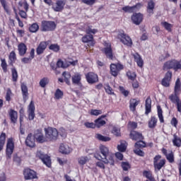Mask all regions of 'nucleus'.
Returning <instances> with one entry per match:
<instances>
[{
    "label": "nucleus",
    "instance_id": "obj_1",
    "mask_svg": "<svg viewBox=\"0 0 181 181\" xmlns=\"http://www.w3.org/2000/svg\"><path fill=\"white\" fill-rule=\"evenodd\" d=\"M100 153H95L94 154V158L98 159V160H102L103 163L106 165H111L114 166V153L110 151V148L108 147L102 145L99 147Z\"/></svg>",
    "mask_w": 181,
    "mask_h": 181
},
{
    "label": "nucleus",
    "instance_id": "obj_2",
    "mask_svg": "<svg viewBox=\"0 0 181 181\" xmlns=\"http://www.w3.org/2000/svg\"><path fill=\"white\" fill-rule=\"evenodd\" d=\"M47 141H56L59 136V132L56 128L48 127L45 129Z\"/></svg>",
    "mask_w": 181,
    "mask_h": 181
},
{
    "label": "nucleus",
    "instance_id": "obj_3",
    "mask_svg": "<svg viewBox=\"0 0 181 181\" xmlns=\"http://www.w3.org/2000/svg\"><path fill=\"white\" fill-rule=\"evenodd\" d=\"M15 149V144L12 139H8L6 148V158L7 160L12 158V153H13V150Z\"/></svg>",
    "mask_w": 181,
    "mask_h": 181
},
{
    "label": "nucleus",
    "instance_id": "obj_4",
    "mask_svg": "<svg viewBox=\"0 0 181 181\" xmlns=\"http://www.w3.org/2000/svg\"><path fill=\"white\" fill-rule=\"evenodd\" d=\"M36 156L40 158L42 162L45 165L47 168H51L52 166V160L50 159V156L45 154L42 151H38L37 152Z\"/></svg>",
    "mask_w": 181,
    "mask_h": 181
},
{
    "label": "nucleus",
    "instance_id": "obj_5",
    "mask_svg": "<svg viewBox=\"0 0 181 181\" xmlns=\"http://www.w3.org/2000/svg\"><path fill=\"white\" fill-rule=\"evenodd\" d=\"M162 156H160V155H157L153 158V165L156 171L160 170V169H162V168H163V166H165V164L166 163V160H160Z\"/></svg>",
    "mask_w": 181,
    "mask_h": 181
},
{
    "label": "nucleus",
    "instance_id": "obj_6",
    "mask_svg": "<svg viewBox=\"0 0 181 181\" xmlns=\"http://www.w3.org/2000/svg\"><path fill=\"white\" fill-rule=\"evenodd\" d=\"M117 38L119 39L120 42H122L123 45H125L129 47H131L132 46V40L131 39V37H129V36L127 35L126 34L120 33L117 35Z\"/></svg>",
    "mask_w": 181,
    "mask_h": 181
},
{
    "label": "nucleus",
    "instance_id": "obj_7",
    "mask_svg": "<svg viewBox=\"0 0 181 181\" xmlns=\"http://www.w3.org/2000/svg\"><path fill=\"white\" fill-rule=\"evenodd\" d=\"M42 29L43 32H49L56 29V23L53 21H42Z\"/></svg>",
    "mask_w": 181,
    "mask_h": 181
},
{
    "label": "nucleus",
    "instance_id": "obj_8",
    "mask_svg": "<svg viewBox=\"0 0 181 181\" xmlns=\"http://www.w3.org/2000/svg\"><path fill=\"white\" fill-rule=\"evenodd\" d=\"M124 69V65L121 64H112L110 65V74L114 77H117L119 74V71Z\"/></svg>",
    "mask_w": 181,
    "mask_h": 181
},
{
    "label": "nucleus",
    "instance_id": "obj_9",
    "mask_svg": "<svg viewBox=\"0 0 181 181\" xmlns=\"http://www.w3.org/2000/svg\"><path fill=\"white\" fill-rule=\"evenodd\" d=\"M24 178L25 180H32L33 179H37V175L35 170L30 168H26L23 171Z\"/></svg>",
    "mask_w": 181,
    "mask_h": 181
},
{
    "label": "nucleus",
    "instance_id": "obj_10",
    "mask_svg": "<svg viewBox=\"0 0 181 181\" xmlns=\"http://www.w3.org/2000/svg\"><path fill=\"white\" fill-rule=\"evenodd\" d=\"M66 6V0H57L56 3L52 4V9L54 12H62Z\"/></svg>",
    "mask_w": 181,
    "mask_h": 181
},
{
    "label": "nucleus",
    "instance_id": "obj_11",
    "mask_svg": "<svg viewBox=\"0 0 181 181\" xmlns=\"http://www.w3.org/2000/svg\"><path fill=\"white\" fill-rule=\"evenodd\" d=\"M34 138L38 144H44V142H47V138L43 134L42 130H37L35 132Z\"/></svg>",
    "mask_w": 181,
    "mask_h": 181
},
{
    "label": "nucleus",
    "instance_id": "obj_12",
    "mask_svg": "<svg viewBox=\"0 0 181 181\" xmlns=\"http://www.w3.org/2000/svg\"><path fill=\"white\" fill-rule=\"evenodd\" d=\"M171 80H172V71H168L161 81L162 86H163V87H169L170 86Z\"/></svg>",
    "mask_w": 181,
    "mask_h": 181
},
{
    "label": "nucleus",
    "instance_id": "obj_13",
    "mask_svg": "<svg viewBox=\"0 0 181 181\" xmlns=\"http://www.w3.org/2000/svg\"><path fill=\"white\" fill-rule=\"evenodd\" d=\"M132 21L134 25H141L144 21V15L141 13H135L132 16Z\"/></svg>",
    "mask_w": 181,
    "mask_h": 181
},
{
    "label": "nucleus",
    "instance_id": "obj_14",
    "mask_svg": "<svg viewBox=\"0 0 181 181\" xmlns=\"http://www.w3.org/2000/svg\"><path fill=\"white\" fill-rule=\"evenodd\" d=\"M78 61H66L64 62L62 60H59L57 63V66L58 67H62V69H66V67H69V66H76L77 64Z\"/></svg>",
    "mask_w": 181,
    "mask_h": 181
},
{
    "label": "nucleus",
    "instance_id": "obj_15",
    "mask_svg": "<svg viewBox=\"0 0 181 181\" xmlns=\"http://www.w3.org/2000/svg\"><path fill=\"white\" fill-rule=\"evenodd\" d=\"M141 6L142 5L141 4H137L136 6H126L123 7L122 9V11H124V12L132 13L134 12H136L137 11H139Z\"/></svg>",
    "mask_w": 181,
    "mask_h": 181
},
{
    "label": "nucleus",
    "instance_id": "obj_16",
    "mask_svg": "<svg viewBox=\"0 0 181 181\" xmlns=\"http://www.w3.org/2000/svg\"><path fill=\"white\" fill-rule=\"evenodd\" d=\"M86 79L89 84H94V83L98 81V76L93 72H90L86 74Z\"/></svg>",
    "mask_w": 181,
    "mask_h": 181
},
{
    "label": "nucleus",
    "instance_id": "obj_17",
    "mask_svg": "<svg viewBox=\"0 0 181 181\" xmlns=\"http://www.w3.org/2000/svg\"><path fill=\"white\" fill-rule=\"evenodd\" d=\"M28 118L30 121L35 119V104L31 101L28 109Z\"/></svg>",
    "mask_w": 181,
    "mask_h": 181
},
{
    "label": "nucleus",
    "instance_id": "obj_18",
    "mask_svg": "<svg viewBox=\"0 0 181 181\" xmlns=\"http://www.w3.org/2000/svg\"><path fill=\"white\" fill-rule=\"evenodd\" d=\"M162 152L165 155L167 160L170 163H173L175 162V156L173 155V152L172 151H168L165 148L162 149Z\"/></svg>",
    "mask_w": 181,
    "mask_h": 181
},
{
    "label": "nucleus",
    "instance_id": "obj_19",
    "mask_svg": "<svg viewBox=\"0 0 181 181\" xmlns=\"http://www.w3.org/2000/svg\"><path fill=\"white\" fill-rule=\"evenodd\" d=\"M130 138L133 141H142L144 139L142 134L135 131L130 133Z\"/></svg>",
    "mask_w": 181,
    "mask_h": 181
},
{
    "label": "nucleus",
    "instance_id": "obj_20",
    "mask_svg": "<svg viewBox=\"0 0 181 181\" xmlns=\"http://www.w3.org/2000/svg\"><path fill=\"white\" fill-rule=\"evenodd\" d=\"M35 136H32V134H28L25 139V144L27 146H29L30 148H34L35 145Z\"/></svg>",
    "mask_w": 181,
    "mask_h": 181
},
{
    "label": "nucleus",
    "instance_id": "obj_21",
    "mask_svg": "<svg viewBox=\"0 0 181 181\" xmlns=\"http://www.w3.org/2000/svg\"><path fill=\"white\" fill-rule=\"evenodd\" d=\"M46 47H47V42H41L36 49L37 54H42L45 50H46Z\"/></svg>",
    "mask_w": 181,
    "mask_h": 181
},
{
    "label": "nucleus",
    "instance_id": "obj_22",
    "mask_svg": "<svg viewBox=\"0 0 181 181\" xmlns=\"http://www.w3.org/2000/svg\"><path fill=\"white\" fill-rule=\"evenodd\" d=\"M71 151H73V149H71L67 144H61L59 146V152H61V153L69 155Z\"/></svg>",
    "mask_w": 181,
    "mask_h": 181
},
{
    "label": "nucleus",
    "instance_id": "obj_23",
    "mask_svg": "<svg viewBox=\"0 0 181 181\" xmlns=\"http://www.w3.org/2000/svg\"><path fill=\"white\" fill-rule=\"evenodd\" d=\"M18 54L20 56H25L26 54V52L28 51V47L25 43L21 42L18 45Z\"/></svg>",
    "mask_w": 181,
    "mask_h": 181
},
{
    "label": "nucleus",
    "instance_id": "obj_24",
    "mask_svg": "<svg viewBox=\"0 0 181 181\" xmlns=\"http://www.w3.org/2000/svg\"><path fill=\"white\" fill-rule=\"evenodd\" d=\"M107 47L104 49L105 54L108 59H112V49H111V44L105 42Z\"/></svg>",
    "mask_w": 181,
    "mask_h": 181
},
{
    "label": "nucleus",
    "instance_id": "obj_25",
    "mask_svg": "<svg viewBox=\"0 0 181 181\" xmlns=\"http://www.w3.org/2000/svg\"><path fill=\"white\" fill-rule=\"evenodd\" d=\"M140 101L136 99H131L129 103V108L130 110L132 111V112H135V110H136V106L138 104H139Z\"/></svg>",
    "mask_w": 181,
    "mask_h": 181
},
{
    "label": "nucleus",
    "instance_id": "obj_26",
    "mask_svg": "<svg viewBox=\"0 0 181 181\" xmlns=\"http://www.w3.org/2000/svg\"><path fill=\"white\" fill-rule=\"evenodd\" d=\"M133 57L139 67H142L144 66V60L142 59V57H141V55L138 53H135L133 54Z\"/></svg>",
    "mask_w": 181,
    "mask_h": 181
},
{
    "label": "nucleus",
    "instance_id": "obj_27",
    "mask_svg": "<svg viewBox=\"0 0 181 181\" xmlns=\"http://www.w3.org/2000/svg\"><path fill=\"white\" fill-rule=\"evenodd\" d=\"M157 124L158 119L155 117V116H152L148 121V128H151V129H153L156 127Z\"/></svg>",
    "mask_w": 181,
    "mask_h": 181
},
{
    "label": "nucleus",
    "instance_id": "obj_28",
    "mask_svg": "<svg viewBox=\"0 0 181 181\" xmlns=\"http://www.w3.org/2000/svg\"><path fill=\"white\" fill-rule=\"evenodd\" d=\"M9 115L11 122H13V124H16V122L18 121V112L11 110L9 112Z\"/></svg>",
    "mask_w": 181,
    "mask_h": 181
},
{
    "label": "nucleus",
    "instance_id": "obj_29",
    "mask_svg": "<svg viewBox=\"0 0 181 181\" xmlns=\"http://www.w3.org/2000/svg\"><path fill=\"white\" fill-rule=\"evenodd\" d=\"M173 144L174 146H177V148L181 147V138L177 136L176 134H173Z\"/></svg>",
    "mask_w": 181,
    "mask_h": 181
},
{
    "label": "nucleus",
    "instance_id": "obj_30",
    "mask_svg": "<svg viewBox=\"0 0 181 181\" xmlns=\"http://www.w3.org/2000/svg\"><path fill=\"white\" fill-rule=\"evenodd\" d=\"M90 161V158L88 156H81L78 158V163L81 166H83Z\"/></svg>",
    "mask_w": 181,
    "mask_h": 181
},
{
    "label": "nucleus",
    "instance_id": "obj_31",
    "mask_svg": "<svg viewBox=\"0 0 181 181\" xmlns=\"http://www.w3.org/2000/svg\"><path fill=\"white\" fill-rule=\"evenodd\" d=\"M152 104V100H151V98H148L146 100V115H148V114H149V112H151V108L152 107L151 105Z\"/></svg>",
    "mask_w": 181,
    "mask_h": 181
},
{
    "label": "nucleus",
    "instance_id": "obj_32",
    "mask_svg": "<svg viewBox=\"0 0 181 181\" xmlns=\"http://www.w3.org/2000/svg\"><path fill=\"white\" fill-rule=\"evenodd\" d=\"M6 140V134L5 133H1L0 135V151H2V149H4Z\"/></svg>",
    "mask_w": 181,
    "mask_h": 181
},
{
    "label": "nucleus",
    "instance_id": "obj_33",
    "mask_svg": "<svg viewBox=\"0 0 181 181\" xmlns=\"http://www.w3.org/2000/svg\"><path fill=\"white\" fill-rule=\"evenodd\" d=\"M103 125H105V122L103 119V117L95 120V127L96 128H101Z\"/></svg>",
    "mask_w": 181,
    "mask_h": 181
},
{
    "label": "nucleus",
    "instance_id": "obj_34",
    "mask_svg": "<svg viewBox=\"0 0 181 181\" xmlns=\"http://www.w3.org/2000/svg\"><path fill=\"white\" fill-rule=\"evenodd\" d=\"M153 9H155V3L152 1L148 3L147 12L149 15H153Z\"/></svg>",
    "mask_w": 181,
    "mask_h": 181
},
{
    "label": "nucleus",
    "instance_id": "obj_35",
    "mask_svg": "<svg viewBox=\"0 0 181 181\" xmlns=\"http://www.w3.org/2000/svg\"><path fill=\"white\" fill-rule=\"evenodd\" d=\"M95 138L98 139L99 141H102L103 142H108L111 141V138L109 136H103L100 134H97L95 135Z\"/></svg>",
    "mask_w": 181,
    "mask_h": 181
},
{
    "label": "nucleus",
    "instance_id": "obj_36",
    "mask_svg": "<svg viewBox=\"0 0 181 181\" xmlns=\"http://www.w3.org/2000/svg\"><path fill=\"white\" fill-rule=\"evenodd\" d=\"M21 91L23 93V98L26 101L28 100V86L24 83L21 84Z\"/></svg>",
    "mask_w": 181,
    "mask_h": 181
},
{
    "label": "nucleus",
    "instance_id": "obj_37",
    "mask_svg": "<svg viewBox=\"0 0 181 181\" xmlns=\"http://www.w3.org/2000/svg\"><path fill=\"white\" fill-rule=\"evenodd\" d=\"M112 134H113L115 136H121V129L118 127H113L112 129Z\"/></svg>",
    "mask_w": 181,
    "mask_h": 181
},
{
    "label": "nucleus",
    "instance_id": "obj_38",
    "mask_svg": "<svg viewBox=\"0 0 181 181\" xmlns=\"http://www.w3.org/2000/svg\"><path fill=\"white\" fill-rule=\"evenodd\" d=\"M40 86L42 88H45L47 84H49V78L47 77H44L40 81Z\"/></svg>",
    "mask_w": 181,
    "mask_h": 181
},
{
    "label": "nucleus",
    "instance_id": "obj_39",
    "mask_svg": "<svg viewBox=\"0 0 181 181\" xmlns=\"http://www.w3.org/2000/svg\"><path fill=\"white\" fill-rule=\"evenodd\" d=\"M157 110H158V117L159 118L160 122L161 123L165 122V120L163 119V112L162 111V108H160V106H158Z\"/></svg>",
    "mask_w": 181,
    "mask_h": 181
},
{
    "label": "nucleus",
    "instance_id": "obj_40",
    "mask_svg": "<svg viewBox=\"0 0 181 181\" xmlns=\"http://www.w3.org/2000/svg\"><path fill=\"white\" fill-rule=\"evenodd\" d=\"M178 94L175 93V95H171L170 96V100L172 103H177V104H180L179 97H177Z\"/></svg>",
    "mask_w": 181,
    "mask_h": 181
},
{
    "label": "nucleus",
    "instance_id": "obj_41",
    "mask_svg": "<svg viewBox=\"0 0 181 181\" xmlns=\"http://www.w3.org/2000/svg\"><path fill=\"white\" fill-rule=\"evenodd\" d=\"M180 79L177 78L175 85V94H179L180 93Z\"/></svg>",
    "mask_w": 181,
    "mask_h": 181
},
{
    "label": "nucleus",
    "instance_id": "obj_42",
    "mask_svg": "<svg viewBox=\"0 0 181 181\" xmlns=\"http://www.w3.org/2000/svg\"><path fill=\"white\" fill-rule=\"evenodd\" d=\"M117 149L119 152H125V151H127V142H121L120 144L117 146Z\"/></svg>",
    "mask_w": 181,
    "mask_h": 181
},
{
    "label": "nucleus",
    "instance_id": "obj_43",
    "mask_svg": "<svg viewBox=\"0 0 181 181\" xmlns=\"http://www.w3.org/2000/svg\"><path fill=\"white\" fill-rule=\"evenodd\" d=\"M127 76L129 80H131L132 81H134V80H135V78H136V74L134 71H129L127 73Z\"/></svg>",
    "mask_w": 181,
    "mask_h": 181
},
{
    "label": "nucleus",
    "instance_id": "obj_44",
    "mask_svg": "<svg viewBox=\"0 0 181 181\" xmlns=\"http://www.w3.org/2000/svg\"><path fill=\"white\" fill-rule=\"evenodd\" d=\"M98 32V30L92 28V27H88L86 29V33H87V35H95V33H97Z\"/></svg>",
    "mask_w": 181,
    "mask_h": 181
},
{
    "label": "nucleus",
    "instance_id": "obj_45",
    "mask_svg": "<svg viewBox=\"0 0 181 181\" xmlns=\"http://www.w3.org/2000/svg\"><path fill=\"white\" fill-rule=\"evenodd\" d=\"M18 5L21 8H23L25 12H28V11H29V4H28V2H26V1H19Z\"/></svg>",
    "mask_w": 181,
    "mask_h": 181
},
{
    "label": "nucleus",
    "instance_id": "obj_46",
    "mask_svg": "<svg viewBox=\"0 0 181 181\" xmlns=\"http://www.w3.org/2000/svg\"><path fill=\"white\" fill-rule=\"evenodd\" d=\"M81 80V75H80L79 74H76L72 78V81L74 84H78Z\"/></svg>",
    "mask_w": 181,
    "mask_h": 181
},
{
    "label": "nucleus",
    "instance_id": "obj_47",
    "mask_svg": "<svg viewBox=\"0 0 181 181\" xmlns=\"http://www.w3.org/2000/svg\"><path fill=\"white\" fill-rule=\"evenodd\" d=\"M162 26L165 28V30H167L168 32H170L172 30V28H173V25L172 24L168 23V22H162L161 23Z\"/></svg>",
    "mask_w": 181,
    "mask_h": 181
},
{
    "label": "nucleus",
    "instance_id": "obj_48",
    "mask_svg": "<svg viewBox=\"0 0 181 181\" xmlns=\"http://www.w3.org/2000/svg\"><path fill=\"white\" fill-rule=\"evenodd\" d=\"M62 76L64 77V81L66 83V84H70V78H71V75H70V73L64 72L62 74Z\"/></svg>",
    "mask_w": 181,
    "mask_h": 181
},
{
    "label": "nucleus",
    "instance_id": "obj_49",
    "mask_svg": "<svg viewBox=\"0 0 181 181\" xmlns=\"http://www.w3.org/2000/svg\"><path fill=\"white\" fill-rule=\"evenodd\" d=\"M93 39V35H86L82 37V42H83V43H88L89 42H91Z\"/></svg>",
    "mask_w": 181,
    "mask_h": 181
},
{
    "label": "nucleus",
    "instance_id": "obj_50",
    "mask_svg": "<svg viewBox=\"0 0 181 181\" xmlns=\"http://www.w3.org/2000/svg\"><path fill=\"white\" fill-rule=\"evenodd\" d=\"M1 66L2 67L3 71L4 73H6L8 70V64H6V60L5 59H1Z\"/></svg>",
    "mask_w": 181,
    "mask_h": 181
},
{
    "label": "nucleus",
    "instance_id": "obj_51",
    "mask_svg": "<svg viewBox=\"0 0 181 181\" xmlns=\"http://www.w3.org/2000/svg\"><path fill=\"white\" fill-rule=\"evenodd\" d=\"M12 81L14 82L18 81V71L16 69H11Z\"/></svg>",
    "mask_w": 181,
    "mask_h": 181
},
{
    "label": "nucleus",
    "instance_id": "obj_52",
    "mask_svg": "<svg viewBox=\"0 0 181 181\" xmlns=\"http://www.w3.org/2000/svg\"><path fill=\"white\" fill-rule=\"evenodd\" d=\"M54 97L56 100H60V98H63V91H62L60 89H57Z\"/></svg>",
    "mask_w": 181,
    "mask_h": 181
},
{
    "label": "nucleus",
    "instance_id": "obj_53",
    "mask_svg": "<svg viewBox=\"0 0 181 181\" xmlns=\"http://www.w3.org/2000/svg\"><path fill=\"white\" fill-rule=\"evenodd\" d=\"M8 59L11 63H15V62H16V53H15V51H12L10 53Z\"/></svg>",
    "mask_w": 181,
    "mask_h": 181
},
{
    "label": "nucleus",
    "instance_id": "obj_54",
    "mask_svg": "<svg viewBox=\"0 0 181 181\" xmlns=\"http://www.w3.org/2000/svg\"><path fill=\"white\" fill-rule=\"evenodd\" d=\"M30 32L32 33H36L37 30H39V25L37 23H33L30 28H29Z\"/></svg>",
    "mask_w": 181,
    "mask_h": 181
},
{
    "label": "nucleus",
    "instance_id": "obj_55",
    "mask_svg": "<svg viewBox=\"0 0 181 181\" xmlns=\"http://www.w3.org/2000/svg\"><path fill=\"white\" fill-rule=\"evenodd\" d=\"M90 115H95V117L101 115L103 110H91L90 112Z\"/></svg>",
    "mask_w": 181,
    "mask_h": 181
},
{
    "label": "nucleus",
    "instance_id": "obj_56",
    "mask_svg": "<svg viewBox=\"0 0 181 181\" xmlns=\"http://www.w3.org/2000/svg\"><path fill=\"white\" fill-rule=\"evenodd\" d=\"M146 144L145 142L142 141L141 140H139V141H137L134 146L136 148H145L146 146Z\"/></svg>",
    "mask_w": 181,
    "mask_h": 181
},
{
    "label": "nucleus",
    "instance_id": "obj_57",
    "mask_svg": "<svg viewBox=\"0 0 181 181\" xmlns=\"http://www.w3.org/2000/svg\"><path fill=\"white\" fill-rule=\"evenodd\" d=\"M49 50H53V52H59L60 50V47L57 44H52L49 47Z\"/></svg>",
    "mask_w": 181,
    "mask_h": 181
},
{
    "label": "nucleus",
    "instance_id": "obj_58",
    "mask_svg": "<svg viewBox=\"0 0 181 181\" xmlns=\"http://www.w3.org/2000/svg\"><path fill=\"white\" fill-rule=\"evenodd\" d=\"M58 134H59L60 136H62V138H66L67 136V132H66V129H64V128L59 129Z\"/></svg>",
    "mask_w": 181,
    "mask_h": 181
},
{
    "label": "nucleus",
    "instance_id": "obj_59",
    "mask_svg": "<svg viewBox=\"0 0 181 181\" xmlns=\"http://www.w3.org/2000/svg\"><path fill=\"white\" fill-rule=\"evenodd\" d=\"M144 176L149 179V180H153V177H152V173L151 171H144Z\"/></svg>",
    "mask_w": 181,
    "mask_h": 181
},
{
    "label": "nucleus",
    "instance_id": "obj_60",
    "mask_svg": "<svg viewBox=\"0 0 181 181\" xmlns=\"http://www.w3.org/2000/svg\"><path fill=\"white\" fill-rule=\"evenodd\" d=\"M122 168L123 170H128L131 168V165H129V163L128 162H123L122 163Z\"/></svg>",
    "mask_w": 181,
    "mask_h": 181
},
{
    "label": "nucleus",
    "instance_id": "obj_61",
    "mask_svg": "<svg viewBox=\"0 0 181 181\" xmlns=\"http://www.w3.org/2000/svg\"><path fill=\"white\" fill-rule=\"evenodd\" d=\"M11 97H12V90L11 89H7V92L6 94V101H10L11 100Z\"/></svg>",
    "mask_w": 181,
    "mask_h": 181
},
{
    "label": "nucleus",
    "instance_id": "obj_62",
    "mask_svg": "<svg viewBox=\"0 0 181 181\" xmlns=\"http://www.w3.org/2000/svg\"><path fill=\"white\" fill-rule=\"evenodd\" d=\"M105 90L107 94H114V92L112 91V88H111L110 85H106L105 86Z\"/></svg>",
    "mask_w": 181,
    "mask_h": 181
},
{
    "label": "nucleus",
    "instance_id": "obj_63",
    "mask_svg": "<svg viewBox=\"0 0 181 181\" xmlns=\"http://www.w3.org/2000/svg\"><path fill=\"white\" fill-rule=\"evenodd\" d=\"M134 153H136V155H138L139 156H144L145 153H144V151H142L141 149L139 148H135L134 150Z\"/></svg>",
    "mask_w": 181,
    "mask_h": 181
},
{
    "label": "nucleus",
    "instance_id": "obj_64",
    "mask_svg": "<svg viewBox=\"0 0 181 181\" xmlns=\"http://www.w3.org/2000/svg\"><path fill=\"white\" fill-rule=\"evenodd\" d=\"M84 125L86 128H95V123L86 122Z\"/></svg>",
    "mask_w": 181,
    "mask_h": 181
}]
</instances>
